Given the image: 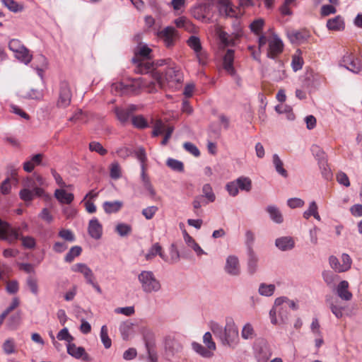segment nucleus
<instances>
[{"instance_id":"f257e3e1","label":"nucleus","mask_w":362,"mask_h":362,"mask_svg":"<svg viewBox=\"0 0 362 362\" xmlns=\"http://www.w3.org/2000/svg\"><path fill=\"white\" fill-rule=\"evenodd\" d=\"M152 49L146 45L138 47L135 51V56L132 58V62L136 65L134 72L139 74H149L153 64L144 59H150Z\"/></svg>"},{"instance_id":"f03ea898","label":"nucleus","mask_w":362,"mask_h":362,"mask_svg":"<svg viewBox=\"0 0 362 362\" xmlns=\"http://www.w3.org/2000/svg\"><path fill=\"white\" fill-rule=\"evenodd\" d=\"M152 78L156 81L159 86L163 88L165 87L166 82L181 83L182 81V75L179 67L174 65L168 66L164 73L159 71H153Z\"/></svg>"},{"instance_id":"7ed1b4c3","label":"nucleus","mask_w":362,"mask_h":362,"mask_svg":"<svg viewBox=\"0 0 362 362\" xmlns=\"http://www.w3.org/2000/svg\"><path fill=\"white\" fill-rule=\"evenodd\" d=\"M138 280L142 290L146 293L157 292L160 289V284L151 271H142L138 275Z\"/></svg>"},{"instance_id":"20e7f679","label":"nucleus","mask_w":362,"mask_h":362,"mask_svg":"<svg viewBox=\"0 0 362 362\" xmlns=\"http://www.w3.org/2000/svg\"><path fill=\"white\" fill-rule=\"evenodd\" d=\"M275 308H279V317H284L289 315L288 309L296 311L299 309V301L298 300H291L286 296H281L275 300Z\"/></svg>"},{"instance_id":"39448f33","label":"nucleus","mask_w":362,"mask_h":362,"mask_svg":"<svg viewBox=\"0 0 362 362\" xmlns=\"http://www.w3.org/2000/svg\"><path fill=\"white\" fill-rule=\"evenodd\" d=\"M221 341L224 345L232 349L237 346L239 341L238 330L233 323L230 322L226 325Z\"/></svg>"},{"instance_id":"423d86ee","label":"nucleus","mask_w":362,"mask_h":362,"mask_svg":"<svg viewBox=\"0 0 362 362\" xmlns=\"http://www.w3.org/2000/svg\"><path fill=\"white\" fill-rule=\"evenodd\" d=\"M35 184H27L28 187L33 188L32 189L28 188H24L19 192L20 198L25 202H31L35 197H42L45 196V192L41 187H37Z\"/></svg>"},{"instance_id":"0eeeda50","label":"nucleus","mask_w":362,"mask_h":362,"mask_svg":"<svg viewBox=\"0 0 362 362\" xmlns=\"http://www.w3.org/2000/svg\"><path fill=\"white\" fill-rule=\"evenodd\" d=\"M269 47L267 52V57L274 60L276 59V56L281 54L284 49V43L282 40L274 34L273 39L269 40Z\"/></svg>"},{"instance_id":"6e6552de","label":"nucleus","mask_w":362,"mask_h":362,"mask_svg":"<svg viewBox=\"0 0 362 362\" xmlns=\"http://www.w3.org/2000/svg\"><path fill=\"white\" fill-rule=\"evenodd\" d=\"M267 71L270 79L274 81H280L286 77L284 62L279 59L274 60V64Z\"/></svg>"},{"instance_id":"1a4fd4ad","label":"nucleus","mask_w":362,"mask_h":362,"mask_svg":"<svg viewBox=\"0 0 362 362\" xmlns=\"http://www.w3.org/2000/svg\"><path fill=\"white\" fill-rule=\"evenodd\" d=\"M224 270L228 275L232 276H238L240 274V262L236 255H231L227 257Z\"/></svg>"},{"instance_id":"9d476101","label":"nucleus","mask_w":362,"mask_h":362,"mask_svg":"<svg viewBox=\"0 0 362 362\" xmlns=\"http://www.w3.org/2000/svg\"><path fill=\"white\" fill-rule=\"evenodd\" d=\"M71 99V92L69 83L66 81H63L60 83L59 97L57 102V105L59 107H66L70 104Z\"/></svg>"},{"instance_id":"9b49d317","label":"nucleus","mask_w":362,"mask_h":362,"mask_svg":"<svg viewBox=\"0 0 362 362\" xmlns=\"http://www.w3.org/2000/svg\"><path fill=\"white\" fill-rule=\"evenodd\" d=\"M158 36L163 40L165 45L170 48L174 45L175 40L177 37V32L175 28L167 26L158 33Z\"/></svg>"},{"instance_id":"f8f14e48","label":"nucleus","mask_w":362,"mask_h":362,"mask_svg":"<svg viewBox=\"0 0 362 362\" xmlns=\"http://www.w3.org/2000/svg\"><path fill=\"white\" fill-rule=\"evenodd\" d=\"M137 106L135 105H129L127 107H115L114 112L117 119L122 123L125 124L128 122L130 116L137 110Z\"/></svg>"},{"instance_id":"ddd939ff","label":"nucleus","mask_w":362,"mask_h":362,"mask_svg":"<svg viewBox=\"0 0 362 362\" xmlns=\"http://www.w3.org/2000/svg\"><path fill=\"white\" fill-rule=\"evenodd\" d=\"M182 349L181 343L174 337H168L165 339V350L168 358H171L180 353Z\"/></svg>"},{"instance_id":"4468645a","label":"nucleus","mask_w":362,"mask_h":362,"mask_svg":"<svg viewBox=\"0 0 362 362\" xmlns=\"http://www.w3.org/2000/svg\"><path fill=\"white\" fill-rule=\"evenodd\" d=\"M246 256L247 272L250 276H253L259 270V256L255 251L246 252Z\"/></svg>"},{"instance_id":"2eb2a0df","label":"nucleus","mask_w":362,"mask_h":362,"mask_svg":"<svg viewBox=\"0 0 362 362\" xmlns=\"http://www.w3.org/2000/svg\"><path fill=\"white\" fill-rule=\"evenodd\" d=\"M211 5L209 4H199L191 8V15L196 19L204 21L209 14Z\"/></svg>"},{"instance_id":"dca6fc26","label":"nucleus","mask_w":362,"mask_h":362,"mask_svg":"<svg viewBox=\"0 0 362 362\" xmlns=\"http://www.w3.org/2000/svg\"><path fill=\"white\" fill-rule=\"evenodd\" d=\"M67 352L76 358H82L83 361L90 362V358L82 346H76L75 344L69 343L67 345Z\"/></svg>"},{"instance_id":"f3484780","label":"nucleus","mask_w":362,"mask_h":362,"mask_svg":"<svg viewBox=\"0 0 362 362\" xmlns=\"http://www.w3.org/2000/svg\"><path fill=\"white\" fill-rule=\"evenodd\" d=\"M88 232L89 235L95 239L99 240L102 237L103 226L96 218H93L88 223Z\"/></svg>"},{"instance_id":"a211bd4d","label":"nucleus","mask_w":362,"mask_h":362,"mask_svg":"<svg viewBox=\"0 0 362 362\" xmlns=\"http://www.w3.org/2000/svg\"><path fill=\"white\" fill-rule=\"evenodd\" d=\"M234 50L228 49L223 57V68L230 75L235 76V69L233 66Z\"/></svg>"},{"instance_id":"6ab92c4d","label":"nucleus","mask_w":362,"mask_h":362,"mask_svg":"<svg viewBox=\"0 0 362 362\" xmlns=\"http://www.w3.org/2000/svg\"><path fill=\"white\" fill-rule=\"evenodd\" d=\"M275 245L281 251H288L294 247L295 242L290 236H283L276 239Z\"/></svg>"},{"instance_id":"aec40b11","label":"nucleus","mask_w":362,"mask_h":362,"mask_svg":"<svg viewBox=\"0 0 362 362\" xmlns=\"http://www.w3.org/2000/svg\"><path fill=\"white\" fill-rule=\"evenodd\" d=\"M218 11L221 15L226 17H234L236 16L235 11L232 8L228 0H218Z\"/></svg>"},{"instance_id":"412c9836","label":"nucleus","mask_w":362,"mask_h":362,"mask_svg":"<svg viewBox=\"0 0 362 362\" xmlns=\"http://www.w3.org/2000/svg\"><path fill=\"white\" fill-rule=\"evenodd\" d=\"M303 84L305 88L312 91L319 87L320 82L317 75L309 73L305 75Z\"/></svg>"},{"instance_id":"4be33fe9","label":"nucleus","mask_w":362,"mask_h":362,"mask_svg":"<svg viewBox=\"0 0 362 362\" xmlns=\"http://www.w3.org/2000/svg\"><path fill=\"white\" fill-rule=\"evenodd\" d=\"M54 197L62 204H70L74 199V194L67 192L64 189H56Z\"/></svg>"},{"instance_id":"5701e85b","label":"nucleus","mask_w":362,"mask_h":362,"mask_svg":"<svg viewBox=\"0 0 362 362\" xmlns=\"http://www.w3.org/2000/svg\"><path fill=\"white\" fill-rule=\"evenodd\" d=\"M141 179L144 187L149 192L150 197L152 199H154L156 195V192L151 183L149 177L146 174L145 165H141Z\"/></svg>"},{"instance_id":"b1692460","label":"nucleus","mask_w":362,"mask_h":362,"mask_svg":"<svg viewBox=\"0 0 362 362\" xmlns=\"http://www.w3.org/2000/svg\"><path fill=\"white\" fill-rule=\"evenodd\" d=\"M266 211L269 214L271 220L274 223L281 224L284 222L283 215L279 209L276 206H267L266 208Z\"/></svg>"},{"instance_id":"393cba45","label":"nucleus","mask_w":362,"mask_h":362,"mask_svg":"<svg viewBox=\"0 0 362 362\" xmlns=\"http://www.w3.org/2000/svg\"><path fill=\"white\" fill-rule=\"evenodd\" d=\"M183 238L186 244L192 247L198 256L206 254V252L202 249L198 243H196L194 239L190 236L186 230H183Z\"/></svg>"},{"instance_id":"a878e982","label":"nucleus","mask_w":362,"mask_h":362,"mask_svg":"<svg viewBox=\"0 0 362 362\" xmlns=\"http://www.w3.org/2000/svg\"><path fill=\"white\" fill-rule=\"evenodd\" d=\"M137 325L132 322L130 320L124 321L120 326V332L123 339L127 340L129 336L134 332Z\"/></svg>"},{"instance_id":"bb28decb","label":"nucleus","mask_w":362,"mask_h":362,"mask_svg":"<svg viewBox=\"0 0 362 362\" xmlns=\"http://www.w3.org/2000/svg\"><path fill=\"white\" fill-rule=\"evenodd\" d=\"M349 283L347 281H341L337 288V295L343 300H349L352 298V294L348 291Z\"/></svg>"},{"instance_id":"cd10ccee","label":"nucleus","mask_w":362,"mask_h":362,"mask_svg":"<svg viewBox=\"0 0 362 362\" xmlns=\"http://www.w3.org/2000/svg\"><path fill=\"white\" fill-rule=\"evenodd\" d=\"M327 27L330 30H342L344 29V22L340 16L329 19L327 22Z\"/></svg>"},{"instance_id":"c85d7f7f","label":"nucleus","mask_w":362,"mask_h":362,"mask_svg":"<svg viewBox=\"0 0 362 362\" xmlns=\"http://www.w3.org/2000/svg\"><path fill=\"white\" fill-rule=\"evenodd\" d=\"M123 203L121 201H114V202H105L103 203V209L105 213L107 214H112L119 211Z\"/></svg>"},{"instance_id":"c756f323","label":"nucleus","mask_w":362,"mask_h":362,"mask_svg":"<svg viewBox=\"0 0 362 362\" xmlns=\"http://www.w3.org/2000/svg\"><path fill=\"white\" fill-rule=\"evenodd\" d=\"M15 57L26 65L31 62L33 58L29 53V50L25 46L15 53Z\"/></svg>"},{"instance_id":"7c9ffc66","label":"nucleus","mask_w":362,"mask_h":362,"mask_svg":"<svg viewBox=\"0 0 362 362\" xmlns=\"http://www.w3.org/2000/svg\"><path fill=\"white\" fill-rule=\"evenodd\" d=\"M255 241V233L251 230H247L245 234V246L246 248V252H253L254 244Z\"/></svg>"},{"instance_id":"2f4dec72","label":"nucleus","mask_w":362,"mask_h":362,"mask_svg":"<svg viewBox=\"0 0 362 362\" xmlns=\"http://www.w3.org/2000/svg\"><path fill=\"white\" fill-rule=\"evenodd\" d=\"M272 161L276 171L284 177H288L287 171L284 168V163L279 156L275 153L272 156Z\"/></svg>"},{"instance_id":"473e14b6","label":"nucleus","mask_w":362,"mask_h":362,"mask_svg":"<svg viewBox=\"0 0 362 362\" xmlns=\"http://www.w3.org/2000/svg\"><path fill=\"white\" fill-rule=\"evenodd\" d=\"M193 350L204 358H211L214 355V351L208 348H204L201 344L193 342L192 344Z\"/></svg>"},{"instance_id":"72a5a7b5","label":"nucleus","mask_w":362,"mask_h":362,"mask_svg":"<svg viewBox=\"0 0 362 362\" xmlns=\"http://www.w3.org/2000/svg\"><path fill=\"white\" fill-rule=\"evenodd\" d=\"M238 189L242 191L250 192L252 189V181L251 180L245 176H241L235 180Z\"/></svg>"},{"instance_id":"f704fd0d","label":"nucleus","mask_w":362,"mask_h":362,"mask_svg":"<svg viewBox=\"0 0 362 362\" xmlns=\"http://www.w3.org/2000/svg\"><path fill=\"white\" fill-rule=\"evenodd\" d=\"M202 199L205 197L206 201L204 204H207L209 202H214L216 199L215 194L213 192L212 187L210 184H205L202 187Z\"/></svg>"},{"instance_id":"c9c22d12","label":"nucleus","mask_w":362,"mask_h":362,"mask_svg":"<svg viewBox=\"0 0 362 362\" xmlns=\"http://www.w3.org/2000/svg\"><path fill=\"white\" fill-rule=\"evenodd\" d=\"M1 2L5 7L13 13L21 12L24 8L23 4H18L14 0H1Z\"/></svg>"},{"instance_id":"e433bc0d","label":"nucleus","mask_w":362,"mask_h":362,"mask_svg":"<svg viewBox=\"0 0 362 362\" xmlns=\"http://www.w3.org/2000/svg\"><path fill=\"white\" fill-rule=\"evenodd\" d=\"M322 276L325 282L329 287L334 286L335 281L339 279V276L329 270H325L322 273Z\"/></svg>"},{"instance_id":"4c0bfd02","label":"nucleus","mask_w":362,"mask_h":362,"mask_svg":"<svg viewBox=\"0 0 362 362\" xmlns=\"http://www.w3.org/2000/svg\"><path fill=\"white\" fill-rule=\"evenodd\" d=\"M275 288L274 284L262 283L259 284L258 292L261 296L269 297L274 294Z\"/></svg>"},{"instance_id":"58836bf2","label":"nucleus","mask_w":362,"mask_h":362,"mask_svg":"<svg viewBox=\"0 0 362 362\" xmlns=\"http://www.w3.org/2000/svg\"><path fill=\"white\" fill-rule=\"evenodd\" d=\"M82 252V247L81 246L75 245L71 247L69 251L64 257V261L71 263L74 261V258L78 257Z\"/></svg>"},{"instance_id":"ea45409f","label":"nucleus","mask_w":362,"mask_h":362,"mask_svg":"<svg viewBox=\"0 0 362 362\" xmlns=\"http://www.w3.org/2000/svg\"><path fill=\"white\" fill-rule=\"evenodd\" d=\"M144 341H145V346H146V350H147V352L148 354V358L153 362L156 361L157 358H156V354L153 351V347H154L155 344H154L153 339H151V337H150L149 339H147L146 337L145 336Z\"/></svg>"},{"instance_id":"a19ab883","label":"nucleus","mask_w":362,"mask_h":362,"mask_svg":"<svg viewBox=\"0 0 362 362\" xmlns=\"http://www.w3.org/2000/svg\"><path fill=\"white\" fill-rule=\"evenodd\" d=\"M166 165L174 171L179 173H182L184 171L183 163L177 159L169 158L166 161Z\"/></svg>"},{"instance_id":"79ce46f5","label":"nucleus","mask_w":362,"mask_h":362,"mask_svg":"<svg viewBox=\"0 0 362 362\" xmlns=\"http://www.w3.org/2000/svg\"><path fill=\"white\" fill-rule=\"evenodd\" d=\"M187 44L194 51L199 57V53L202 49L199 38L197 36L192 35L189 38Z\"/></svg>"},{"instance_id":"37998d69","label":"nucleus","mask_w":362,"mask_h":362,"mask_svg":"<svg viewBox=\"0 0 362 362\" xmlns=\"http://www.w3.org/2000/svg\"><path fill=\"white\" fill-rule=\"evenodd\" d=\"M21 96L25 99L40 100L43 97V94L42 92L38 89L31 88Z\"/></svg>"},{"instance_id":"c03bdc74","label":"nucleus","mask_w":362,"mask_h":362,"mask_svg":"<svg viewBox=\"0 0 362 362\" xmlns=\"http://www.w3.org/2000/svg\"><path fill=\"white\" fill-rule=\"evenodd\" d=\"M319 168L321 170V174L325 180H330L332 177V171L328 165L327 160L321 161L318 163Z\"/></svg>"},{"instance_id":"a18cd8bd","label":"nucleus","mask_w":362,"mask_h":362,"mask_svg":"<svg viewBox=\"0 0 362 362\" xmlns=\"http://www.w3.org/2000/svg\"><path fill=\"white\" fill-rule=\"evenodd\" d=\"M311 151L313 155L317 160V163H320L321 161H325L327 160L325 156V153L320 146L316 145L313 146L311 147Z\"/></svg>"},{"instance_id":"49530a36","label":"nucleus","mask_w":362,"mask_h":362,"mask_svg":"<svg viewBox=\"0 0 362 362\" xmlns=\"http://www.w3.org/2000/svg\"><path fill=\"white\" fill-rule=\"evenodd\" d=\"M132 122L138 129H145L148 126L146 119L142 115L133 116Z\"/></svg>"},{"instance_id":"de8ad7c7","label":"nucleus","mask_w":362,"mask_h":362,"mask_svg":"<svg viewBox=\"0 0 362 362\" xmlns=\"http://www.w3.org/2000/svg\"><path fill=\"white\" fill-rule=\"evenodd\" d=\"M100 339L105 349L111 347L112 341L108 337L107 327L105 325H103L100 329Z\"/></svg>"},{"instance_id":"09e8293b","label":"nucleus","mask_w":362,"mask_h":362,"mask_svg":"<svg viewBox=\"0 0 362 362\" xmlns=\"http://www.w3.org/2000/svg\"><path fill=\"white\" fill-rule=\"evenodd\" d=\"M160 250H162V247L158 243L153 244L146 254V259L151 260L153 258H154L156 255H158Z\"/></svg>"},{"instance_id":"8fccbe9b","label":"nucleus","mask_w":362,"mask_h":362,"mask_svg":"<svg viewBox=\"0 0 362 362\" xmlns=\"http://www.w3.org/2000/svg\"><path fill=\"white\" fill-rule=\"evenodd\" d=\"M275 110L279 114H283V113L288 114L287 117L288 119L292 120L294 119V115L292 112V109L288 105H282V104L277 105L275 106Z\"/></svg>"},{"instance_id":"3c124183","label":"nucleus","mask_w":362,"mask_h":362,"mask_svg":"<svg viewBox=\"0 0 362 362\" xmlns=\"http://www.w3.org/2000/svg\"><path fill=\"white\" fill-rule=\"evenodd\" d=\"M264 25V21L262 18H258L255 20L250 25V28L252 33H254L255 35H259V33L262 31L263 26Z\"/></svg>"},{"instance_id":"603ef678","label":"nucleus","mask_w":362,"mask_h":362,"mask_svg":"<svg viewBox=\"0 0 362 362\" xmlns=\"http://www.w3.org/2000/svg\"><path fill=\"white\" fill-rule=\"evenodd\" d=\"M89 150L95 151L101 156H105L107 153V151L98 141H91L89 144Z\"/></svg>"},{"instance_id":"864d4df0","label":"nucleus","mask_w":362,"mask_h":362,"mask_svg":"<svg viewBox=\"0 0 362 362\" xmlns=\"http://www.w3.org/2000/svg\"><path fill=\"white\" fill-rule=\"evenodd\" d=\"M22 245L26 249H34L36 246V241L32 236H21Z\"/></svg>"},{"instance_id":"5fc2aeb1","label":"nucleus","mask_w":362,"mask_h":362,"mask_svg":"<svg viewBox=\"0 0 362 362\" xmlns=\"http://www.w3.org/2000/svg\"><path fill=\"white\" fill-rule=\"evenodd\" d=\"M170 262L176 263L180 260V254L176 244L173 243L170 247Z\"/></svg>"},{"instance_id":"6e6d98bb","label":"nucleus","mask_w":362,"mask_h":362,"mask_svg":"<svg viewBox=\"0 0 362 362\" xmlns=\"http://www.w3.org/2000/svg\"><path fill=\"white\" fill-rule=\"evenodd\" d=\"M341 272L348 271L351 266L352 260L350 256L346 253H343L341 255Z\"/></svg>"},{"instance_id":"4d7b16f0","label":"nucleus","mask_w":362,"mask_h":362,"mask_svg":"<svg viewBox=\"0 0 362 362\" xmlns=\"http://www.w3.org/2000/svg\"><path fill=\"white\" fill-rule=\"evenodd\" d=\"M151 63L153 64V68L151 69V71L149 72L152 75V73L153 71H156V67L162 66L164 65H166L167 66H170L171 64H173V62L171 60V59L168 58V59H158V60L154 61Z\"/></svg>"},{"instance_id":"13d9d810","label":"nucleus","mask_w":362,"mask_h":362,"mask_svg":"<svg viewBox=\"0 0 362 362\" xmlns=\"http://www.w3.org/2000/svg\"><path fill=\"white\" fill-rule=\"evenodd\" d=\"M116 231L122 237L127 236L131 233L132 227L127 223H119L116 226Z\"/></svg>"},{"instance_id":"bf43d9fd","label":"nucleus","mask_w":362,"mask_h":362,"mask_svg":"<svg viewBox=\"0 0 362 362\" xmlns=\"http://www.w3.org/2000/svg\"><path fill=\"white\" fill-rule=\"evenodd\" d=\"M348 70L353 73L358 74L361 70V61L358 59H353L347 65L346 68Z\"/></svg>"},{"instance_id":"052dcab7","label":"nucleus","mask_w":362,"mask_h":362,"mask_svg":"<svg viewBox=\"0 0 362 362\" xmlns=\"http://www.w3.org/2000/svg\"><path fill=\"white\" fill-rule=\"evenodd\" d=\"M203 342L207 346L208 349L212 351L216 350V344L212 339L211 334L209 332H206L203 336Z\"/></svg>"},{"instance_id":"680f3d73","label":"nucleus","mask_w":362,"mask_h":362,"mask_svg":"<svg viewBox=\"0 0 362 362\" xmlns=\"http://www.w3.org/2000/svg\"><path fill=\"white\" fill-rule=\"evenodd\" d=\"M158 210L157 206H151L144 209L141 214L147 220H150L154 216Z\"/></svg>"},{"instance_id":"e2e57ef3","label":"nucleus","mask_w":362,"mask_h":362,"mask_svg":"<svg viewBox=\"0 0 362 362\" xmlns=\"http://www.w3.org/2000/svg\"><path fill=\"white\" fill-rule=\"evenodd\" d=\"M184 148L191 154H192L195 157H199L200 156V151L199 148L191 142H185L183 144Z\"/></svg>"},{"instance_id":"0e129e2a","label":"nucleus","mask_w":362,"mask_h":362,"mask_svg":"<svg viewBox=\"0 0 362 362\" xmlns=\"http://www.w3.org/2000/svg\"><path fill=\"white\" fill-rule=\"evenodd\" d=\"M114 312L117 315L130 316L134 313V307L127 306L124 308H117L115 309Z\"/></svg>"},{"instance_id":"69168bd1","label":"nucleus","mask_w":362,"mask_h":362,"mask_svg":"<svg viewBox=\"0 0 362 362\" xmlns=\"http://www.w3.org/2000/svg\"><path fill=\"white\" fill-rule=\"evenodd\" d=\"M3 349L5 354H11L15 352V344L13 339H8L3 344Z\"/></svg>"},{"instance_id":"338daca9","label":"nucleus","mask_w":362,"mask_h":362,"mask_svg":"<svg viewBox=\"0 0 362 362\" xmlns=\"http://www.w3.org/2000/svg\"><path fill=\"white\" fill-rule=\"evenodd\" d=\"M226 189L232 197L238 195L239 192L238 186L237 185L235 180L227 183L226 185Z\"/></svg>"},{"instance_id":"774afa93","label":"nucleus","mask_w":362,"mask_h":362,"mask_svg":"<svg viewBox=\"0 0 362 362\" xmlns=\"http://www.w3.org/2000/svg\"><path fill=\"white\" fill-rule=\"evenodd\" d=\"M59 236L69 242H74L75 240L74 233L69 229H62L59 232Z\"/></svg>"}]
</instances>
